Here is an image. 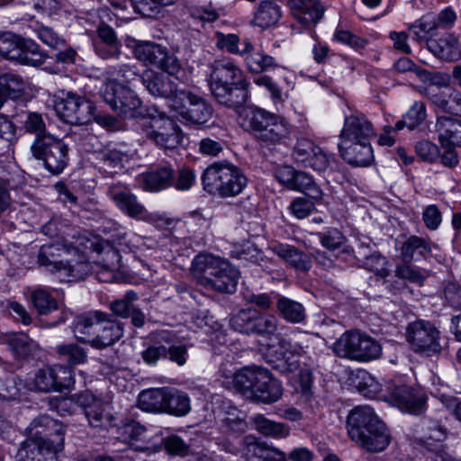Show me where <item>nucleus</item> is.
<instances>
[{
  "label": "nucleus",
  "mask_w": 461,
  "mask_h": 461,
  "mask_svg": "<svg viewBox=\"0 0 461 461\" xmlns=\"http://www.w3.org/2000/svg\"><path fill=\"white\" fill-rule=\"evenodd\" d=\"M28 431L16 461H58L57 455L64 448L66 427L49 415H41L30 423Z\"/></svg>",
  "instance_id": "f257e3e1"
},
{
  "label": "nucleus",
  "mask_w": 461,
  "mask_h": 461,
  "mask_svg": "<svg viewBox=\"0 0 461 461\" xmlns=\"http://www.w3.org/2000/svg\"><path fill=\"white\" fill-rule=\"evenodd\" d=\"M210 90L219 104L231 109L243 106L249 96V83L240 68L230 59L211 65Z\"/></svg>",
  "instance_id": "f03ea898"
},
{
  "label": "nucleus",
  "mask_w": 461,
  "mask_h": 461,
  "mask_svg": "<svg viewBox=\"0 0 461 461\" xmlns=\"http://www.w3.org/2000/svg\"><path fill=\"white\" fill-rule=\"evenodd\" d=\"M346 427L350 439L368 452H381L390 444L386 425L369 405L353 408L347 417Z\"/></svg>",
  "instance_id": "7ed1b4c3"
},
{
  "label": "nucleus",
  "mask_w": 461,
  "mask_h": 461,
  "mask_svg": "<svg viewBox=\"0 0 461 461\" xmlns=\"http://www.w3.org/2000/svg\"><path fill=\"white\" fill-rule=\"evenodd\" d=\"M75 338L93 348L102 349L119 341L124 324L107 312L93 311L75 318L72 324Z\"/></svg>",
  "instance_id": "20e7f679"
},
{
  "label": "nucleus",
  "mask_w": 461,
  "mask_h": 461,
  "mask_svg": "<svg viewBox=\"0 0 461 461\" xmlns=\"http://www.w3.org/2000/svg\"><path fill=\"white\" fill-rule=\"evenodd\" d=\"M191 273L202 285L221 294H233L240 277V271L228 260L207 253L194 257Z\"/></svg>",
  "instance_id": "39448f33"
},
{
  "label": "nucleus",
  "mask_w": 461,
  "mask_h": 461,
  "mask_svg": "<svg viewBox=\"0 0 461 461\" xmlns=\"http://www.w3.org/2000/svg\"><path fill=\"white\" fill-rule=\"evenodd\" d=\"M242 127L261 147L275 148L285 144L291 130L281 116L258 107H248L240 116Z\"/></svg>",
  "instance_id": "423d86ee"
},
{
  "label": "nucleus",
  "mask_w": 461,
  "mask_h": 461,
  "mask_svg": "<svg viewBox=\"0 0 461 461\" xmlns=\"http://www.w3.org/2000/svg\"><path fill=\"white\" fill-rule=\"evenodd\" d=\"M232 383L246 400L262 403L277 402L284 392L281 382L267 368L258 366H245L235 372Z\"/></svg>",
  "instance_id": "0eeeda50"
},
{
  "label": "nucleus",
  "mask_w": 461,
  "mask_h": 461,
  "mask_svg": "<svg viewBox=\"0 0 461 461\" xmlns=\"http://www.w3.org/2000/svg\"><path fill=\"white\" fill-rule=\"evenodd\" d=\"M203 189L221 198L239 195L248 185V177L238 166L228 161L213 162L202 175Z\"/></svg>",
  "instance_id": "6e6552de"
},
{
  "label": "nucleus",
  "mask_w": 461,
  "mask_h": 461,
  "mask_svg": "<svg viewBox=\"0 0 461 461\" xmlns=\"http://www.w3.org/2000/svg\"><path fill=\"white\" fill-rule=\"evenodd\" d=\"M333 352L341 358L366 362L378 358L382 347L377 340L358 330L343 333L333 344Z\"/></svg>",
  "instance_id": "1a4fd4ad"
},
{
  "label": "nucleus",
  "mask_w": 461,
  "mask_h": 461,
  "mask_svg": "<svg viewBox=\"0 0 461 461\" xmlns=\"http://www.w3.org/2000/svg\"><path fill=\"white\" fill-rule=\"evenodd\" d=\"M32 157L43 163L52 175H59L68 163V146L55 135L34 139L31 145Z\"/></svg>",
  "instance_id": "9d476101"
},
{
  "label": "nucleus",
  "mask_w": 461,
  "mask_h": 461,
  "mask_svg": "<svg viewBox=\"0 0 461 461\" xmlns=\"http://www.w3.org/2000/svg\"><path fill=\"white\" fill-rule=\"evenodd\" d=\"M99 93L104 101L118 114L129 118L143 115L142 103L137 95L116 80L104 82Z\"/></svg>",
  "instance_id": "9b49d317"
},
{
  "label": "nucleus",
  "mask_w": 461,
  "mask_h": 461,
  "mask_svg": "<svg viewBox=\"0 0 461 461\" xmlns=\"http://www.w3.org/2000/svg\"><path fill=\"white\" fill-rule=\"evenodd\" d=\"M59 117L65 122L75 125L89 123L95 117V104L85 96L73 92H62L54 104Z\"/></svg>",
  "instance_id": "f8f14e48"
},
{
  "label": "nucleus",
  "mask_w": 461,
  "mask_h": 461,
  "mask_svg": "<svg viewBox=\"0 0 461 461\" xmlns=\"http://www.w3.org/2000/svg\"><path fill=\"white\" fill-rule=\"evenodd\" d=\"M133 52L137 59L155 65L177 79H181L185 74L178 59L160 44L151 41L138 42Z\"/></svg>",
  "instance_id": "ddd939ff"
},
{
  "label": "nucleus",
  "mask_w": 461,
  "mask_h": 461,
  "mask_svg": "<svg viewBox=\"0 0 461 461\" xmlns=\"http://www.w3.org/2000/svg\"><path fill=\"white\" fill-rule=\"evenodd\" d=\"M143 133L147 140L164 150L176 149L183 140L179 125L169 117H153L144 124Z\"/></svg>",
  "instance_id": "4468645a"
},
{
  "label": "nucleus",
  "mask_w": 461,
  "mask_h": 461,
  "mask_svg": "<svg viewBox=\"0 0 461 461\" xmlns=\"http://www.w3.org/2000/svg\"><path fill=\"white\" fill-rule=\"evenodd\" d=\"M406 339L415 351L438 353L442 348L439 331L429 321L420 320L410 323Z\"/></svg>",
  "instance_id": "2eb2a0df"
},
{
  "label": "nucleus",
  "mask_w": 461,
  "mask_h": 461,
  "mask_svg": "<svg viewBox=\"0 0 461 461\" xmlns=\"http://www.w3.org/2000/svg\"><path fill=\"white\" fill-rule=\"evenodd\" d=\"M292 155L297 164L318 172L326 170L330 165L327 153L312 140L306 137L296 140Z\"/></svg>",
  "instance_id": "dca6fc26"
},
{
  "label": "nucleus",
  "mask_w": 461,
  "mask_h": 461,
  "mask_svg": "<svg viewBox=\"0 0 461 461\" xmlns=\"http://www.w3.org/2000/svg\"><path fill=\"white\" fill-rule=\"evenodd\" d=\"M73 384L72 370L66 366H46L34 375L33 385L41 392L62 391Z\"/></svg>",
  "instance_id": "f3484780"
},
{
  "label": "nucleus",
  "mask_w": 461,
  "mask_h": 461,
  "mask_svg": "<svg viewBox=\"0 0 461 461\" xmlns=\"http://www.w3.org/2000/svg\"><path fill=\"white\" fill-rule=\"evenodd\" d=\"M177 99L181 101L178 113L186 122L204 124L212 118L213 109L203 97L181 89Z\"/></svg>",
  "instance_id": "a211bd4d"
},
{
  "label": "nucleus",
  "mask_w": 461,
  "mask_h": 461,
  "mask_svg": "<svg viewBox=\"0 0 461 461\" xmlns=\"http://www.w3.org/2000/svg\"><path fill=\"white\" fill-rule=\"evenodd\" d=\"M107 194L117 208L133 219H143L147 214L144 205L139 202L137 196L127 186L121 183L109 185Z\"/></svg>",
  "instance_id": "6ab92c4d"
},
{
  "label": "nucleus",
  "mask_w": 461,
  "mask_h": 461,
  "mask_svg": "<svg viewBox=\"0 0 461 461\" xmlns=\"http://www.w3.org/2000/svg\"><path fill=\"white\" fill-rule=\"evenodd\" d=\"M141 82L146 89L156 97L177 99L179 91L177 86L164 73L146 70L141 76Z\"/></svg>",
  "instance_id": "aec40b11"
},
{
  "label": "nucleus",
  "mask_w": 461,
  "mask_h": 461,
  "mask_svg": "<svg viewBox=\"0 0 461 461\" xmlns=\"http://www.w3.org/2000/svg\"><path fill=\"white\" fill-rule=\"evenodd\" d=\"M138 300V294L130 290L125 294L109 303V309L112 314L122 318L128 319L131 317L132 325L136 328H142L145 324V314L140 309L135 307L134 302Z\"/></svg>",
  "instance_id": "412c9836"
},
{
  "label": "nucleus",
  "mask_w": 461,
  "mask_h": 461,
  "mask_svg": "<svg viewBox=\"0 0 461 461\" xmlns=\"http://www.w3.org/2000/svg\"><path fill=\"white\" fill-rule=\"evenodd\" d=\"M374 135L373 125L364 114H351L345 118L344 126L340 132V143L348 144L371 139Z\"/></svg>",
  "instance_id": "4be33fe9"
},
{
  "label": "nucleus",
  "mask_w": 461,
  "mask_h": 461,
  "mask_svg": "<svg viewBox=\"0 0 461 461\" xmlns=\"http://www.w3.org/2000/svg\"><path fill=\"white\" fill-rule=\"evenodd\" d=\"M93 44L95 54L103 59H118L121 54L122 45L116 32L105 23L98 26Z\"/></svg>",
  "instance_id": "5701e85b"
},
{
  "label": "nucleus",
  "mask_w": 461,
  "mask_h": 461,
  "mask_svg": "<svg viewBox=\"0 0 461 461\" xmlns=\"http://www.w3.org/2000/svg\"><path fill=\"white\" fill-rule=\"evenodd\" d=\"M427 49L438 59L455 62L461 58V45L453 33H446L438 39L429 38L426 41Z\"/></svg>",
  "instance_id": "b1692460"
},
{
  "label": "nucleus",
  "mask_w": 461,
  "mask_h": 461,
  "mask_svg": "<svg viewBox=\"0 0 461 461\" xmlns=\"http://www.w3.org/2000/svg\"><path fill=\"white\" fill-rule=\"evenodd\" d=\"M371 139L355 142L339 143L340 156L348 163L357 167H366L374 160Z\"/></svg>",
  "instance_id": "393cba45"
},
{
  "label": "nucleus",
  "mask_w": 461,
  "mask_h": 461,
  "mask_svg": "<svg viewBox=\"0 0 461 461\" xmlns=\"http://www.w3.org/2000/svg\"><path fill=\"white\" fill-rule=\"evenodd\" d=\"M188 394L174 387L149 388L143 390L138 403H188Z\"/></svg>",
  "instance_id": "a878e982"
},
{
  "label": "nucleus",
  "mask_w": 461,
  "mask_h": 461,
  "mask_svg": "<svg viewBox=\"0 0 461 461\" xmlns=\"http://www.w3.org/2000/svg\"><path fill=\"white\" fill-rule=\"evenodd\" d=\"M293 15L304 26L317 23L323 16L324 7L319 0H287Z\"/></svg>",
  "instance_id": "bb28decb"
},
{
  "label": "nucleus",
  "mask_w": 461,
  "mask_h": 461,
  "mask_svg": "<svg viewBox=\"0 0 461 461\" xmlns=\"http://www.w3.org/2000/svg\"><path fill=\"white\" fill-rule=\"evenodd\" d=\"M381 399L389 403H426L428 400L420 387L407 384L388 387Z\"/></svg>",
  "instance_id": "cd10ccee"
},
{
  "label": "nucleus",
  "mask_w": 461,
  "mask_h": 461,
  "mask_svg": "<svg viewBox=\"0 0 461 461\" xmlns=\"http://www.w3.org/2000/svg\"><path fill=\"white\" fill-rule=\"evenodd\" d=\"M430 254L431 246L429 240L416 235L408 237L401 247L402 261H420L427 258Z\"/></svg>",
  "instance_id": "c85d7f7f"
},
{
  "label": "nucleus",
  "mask_w": 461,
  "mask_h": 461,
  "mask_svg": "<svg viewBox=\"0 0 461 461\" xmlns=\"http://www.w3.org/2000/svg\"><path fill=\"white\" fill-rule=\"evenodd\" d=\"M440 145L456 144L461 140V121L450 116H438L435 123Z\"/></svg>",
  "instance_id": "c756f323"
},
{
  "label": "nucleus",
  "mask_w": 461,
  "mask_h": 461,
  "mask_svg": "<svg viewBox=\"0 0 461 461\" xmlns=\"http://www.w3.org/2000/svg\"><path fill=\"white\" fill-rule=\"evenodd\" d=\"M272 249L276 256L298 270L307 271L312 267V261L308 255L304 254L294 246L277 244L274 246Z\"/></svg>",
  "instance_id": "7c9ffc66"
},
{
  "label": "nucleus",
  "mask_w": 461,
  "mask_h": 461,
  "mask_svg": "<svg viewBox=\"0 0 461 461\" xmlns=\"http://www.w3.org/2000/svg\"><path fill=\"white\" fill-rule=\"evenodd\" d=\"M173 172L174 170L170 166H162L143 174V188L155 192L171 186Z\"/></svg>",
  "instance_id": "2f4dec72"
},
{
  "label": "nucleus",
  "mask_w": 461,
  "mask_h": 461,
  "mask_svg": "<svg viewBox=\"0 0 461 461\" xmlns=\"http://www.w3.org/2000/svg\"><path fill=\"white\" fill-rule=\"evenodd\" d=\"M214 37L216 40V47L219 50H226L230 54L242 57L252 50V43L248 38H245L242 41H240V39L237 34H225L221 32H216Z\"/></svg>",
  "instance_id": "473e14b6"
},
{
  "label": "nucleus",
  "mask_w": 461,
  "mask_h": 461,
  "mask_svg": "<svg viewBox=\"0 0 461 461\" xmlns=\"http://www.w3.org/2000/svg\"><path fill=\"white\" fill-rule=\"evenodd\" d=\"M277 312L284 320L293 324H298L304 321L306 312L304 306L288 297L278 295L276 300Z\"/></svg>",
  "instance_id": "72a5a7b5"
},
{
  "label": "nucleus",
  "mask_w": 461,
  "mask_h": 461,
  "mask_svg": "<svg viewBox=\"0 0 461 461\" xmlns=\"http://www.w3.org/2000/svg\"><path fill=\"white\" fill-rule=\"evenodd\" d=\"M281 7L276 0H263L255 12L253 23L261 28H268L276 24L281 18Z\"/></svg>",
  "instance_id": "f704fd0d"
},
{
  "label": "nucleus",
  "mask_w": 461,
  "mask_h": 461,
  "mask_svg": "<svg viewBox=\"0 0 461 461\" xmlns=\"http://www.w3.org/2000/svg\"><path fill=\"white\" fill-rule=\"evenodd\" d=\"M92 270L90 264L84 255H80L77 260L63 262L58 274L60 280L77 281L84 279Z\"/></svg>",
  "instance_id": "c9c22d12"
},
{
  "label": "nucleus",
  "mask_w": 461,
  "mask_h": 461,
  "mask_svg": "<svg viewBox=\"0 0 461 461\" xmlns=\"http://www.w3.org/2000/svg\"><path fill=\"white\" fill-rule=\"evenodd\" d=\"M269 445L253 435L245 436L240 439L239 453L247 461H261Z\"/></svg>",
  "instance_id": "e433bc0d"
},
{
  "label": "nucleus",
  "mask_w": 461,
  "mask_h": 461,
  "mask_svg": "<svg viewBox=\"0 0 461 461\" xmlns=\"http://www.w3.org/2000/svg\"><path fill=\"white\" fill-rule=\"evenodd\" d=\"M357 262L366 270L374 272L376 276L383 278L390 275V271L386 267L388 264L386 258L376 250L366 253L364 249H361Z\"/></svg>",
  "instance_id": "4c0bfd02"
},
{
  "label": "nucleus",
  "mask_w": 461,
  "mask_h": 461,
  "mask_svg": "<svg viewBox=\"0 0 461 461\" xmlns=\"http://www.w3.org/2000/svg\"><path fill=\"white\" fill-rule=\"evenodd\" d=\"M60 251L61 249L59 244L50 243L42 245L38 253V264L50 273L59 274V268L63 264V261L59 259Z\"/></svg>",
  "instance_id": "58836bf2"
},
{
  "label": "nucleus",
  "mask_w": 461,
  "mask_h": 461,
  "mask_svg": "<svg viewBox=\"0 0 461 461\" xmlns=\"http://www.w3.org/2000/svg\"><path fill=\"white\" fill-rule=\"evenodd\" d=\"M256 430L267 437L285 438L289 436L290 429L284 423L276 422L258 414L253 418Z\"/></svg>",
  "instance_id": "ea45409f"
},
{
  "label": "nucleus",
  "mask_w": 461,
  "mask_h": 461,
  "mask_svg": "<svg viewBox=\"0 0 461 461\" xmlns=\"http://www.w3.org/2000/svg\"><path fill=\"white\" fill-rule=\"evenodd\" d=\"M248 69L252 73H260L277 67L276 59L264 52L255 51L254 45L252 50L242 56Z\"/></svg>",
  "instance_id": "a19ab883"
},
{
  "label": "nucleus",
  "mask_w": 461,
  "mask_h": 461,
  "mask_svg": "<svg viewBox=\"0 0 461 461\" xmlns=\"http://www.w3.org/2000/svg\"><path fill=\"white\" fill-rule=\"evenodd\" d=\"M25 83L23 77L14 73H5L0 76V93L3 102L5 97L15 99L24 91Z\"/></svg>",
  "instance_id": "79ce46f5"
},
{
  "label": "nucleus",
  "mask_w": 461,
  "mask_h": 461,
  "mask_svg": "<svg viewBox=\"0 0 461 461\" xmlns=\"http://www.w3.org/2000/svg\"><path fill=\"white\" fill-rule=\"evenodd\" d=\"M19 47L21 49V57L18 59L19 63L37 67L45 61V55L32 40L22 37Z\"/></svg>",
  "instance_id": "37998d69"
},
{
  "label": "nucleus",
  "mask_w": 461,
  "mask_h": 461,
  "mask_svg": "<svg viewBox=\"0 0 461 461\" xmlns=\"http://www.w3.org/2000/svg\"><path fill=\"white\" fill-rule=\"evenodd\" d=\"M81 407L92 427L107 429L112 426L114 417L111 411L104 408V405H81Z\"/></svg>",
  "instance_id": "c03bdc74"
},
{
  "label": "nucleus",
  "mask_w": 461,
  "mask_h": 461,
  "mask_svg": "<svg viewBox=\"0 0 461 461\" xmlns=\"http://www.w3.org/2000/svg\"><path fill=\"white\" fill-rule=\"evenodd\" d=\"M258 311L253 308H247L239 311L230 320V327L240 333L250 335L255 328Z\"/></svg>",
  "instance_id": "a18cd8bd"
},
{
  "label": "nucleus",
  "mask_w": 461,
  "mask_h": 461,
  "mask_svg": "<svg viewBox=\"0 0 461 461\" xmlns=\"http://www.w3.org/2000/svg\"><path fill=\"white\" fill-rule=\"evenodd\" d=\"M293 190L300 191L314 201H321L324 194L313 178L303 171H298Z\"/></svg>",
  "instance_id": "49530a36"
},
{
  "label": "nucleus",
  "mask_w": 461,
  "mask_h": 461,
  "mask_svg": "<svg viewBox=\"0 0 461 461\" xmlns=\"http://www.w3.org/2000/svg\"><path fill=\"white\" fill-rule=\"evenodd\" d=\"M22 37L10 32H0V55L4 58L18 61L21 57Z\"/></svg>",
  "instance_id": "de8ad7c7"
},
{
  "label": "nucleus",
  "mask_w": 461,
  "mask_h": 461,
  "mask_svg": "<svg viewBox=\"0 0 461 461\" xmlns=\"http://www.w3.org/2000/svg\"><path fill=\"white\" fill-rule=\"evenodd\" d=\"M31 301L37 312L47 315L58 309L57 300L45 289L38 288L31 293Z\"/></svg>",
  "instance_id": "09e8293b"
},
{
  "label": "nucleus",
  "mask_w": 461,
  "mask_h": 461,
  "mask_svg": "<svg viewBox=\"0 0 461 461\" xmlns=\"http://www.w3.org/2000/svg\"><path fill=\"white\" fill-rule=\"evenodd\" d=\"M133 10L143 17H155L162 6L173 5L176 0H130Z\"/></svg>",
  "instance_id": "8fccbe9b"
},
{
  "label": "nucleus",
  "mask_w": 461,
  "mask_h": 461,
  "mask_svg": "<svg viewBox=\"0 0 461 461\" xmlns=\"http://www.w3.org/2000/svg\"><path fill=\"white\" fill-rule=\"evenodd\" d=\"M277 344H271L267 347L265 353L266 361L270 364L273 368L277 370V364L283 362L285 354L292 349V344L279 334L276 335Z\"/></svg>",
  "instance_id": "3c124183"
},
{
  "label": "nucleus",
  "mask_w": 461,
  "mask_h": 461,
  "mask_svg": "<svg viewBox=\"0 0 461 461\" xmlns=\"http://www.w3.org/2000/svg\"><path fill=\"white\" fill-rule=\"evenodd\" d=\"M8 345L14 354L21 358L27 357L37 348L36 342L25 333L12 335Z\"/></svg>",
  "instance_id": "603ef678"
},
{
  "label": "nucleus",
  "mask_w": 461,
  "mask_h": 461,
  "mask_svg": "<svg viewBox=\"0 0 461 461\" xmlns=\"http://www.w3.org/2000/svg\"><path fill=\"white\" fill-rule=\"evenodd\" d=\"M125 433L129 436V438L131 440L135 441H143V445H137L135 446L136 449L145 451V452H157L158 451L159 447L156 446L155 444H151L149 441L146 442L148 439L147 436V429L144 426L137 423V422H131L128 424L125 427Z\"/></svg>",
  "instance_id": "864d4df0"
},
{
  "label": "nucleus",
  "mask_w": 461,
  "mask_h": 461,
  "mask_svg": "<svg viewBox=\"0 0 461 461\" xmlns=\"http://www.w3.org/2000/svg\"><path fill=\"white\" fill-rule=\"evenodd\" d=\"M421 93L429 100L432 105L447 113L452 92L442 89L437 86H431L425 87Z\"/></svg>",
  "instance_id": "5fc2aeb1"
},
{
  "label": "nucleus",
  "mask_w": 461,
  "mask_h": 461,
  "mask_svg": "<svg viewBox=\"0 0 461 461\" xmlns=\"http://www.w3.org/2000/svg\"><path fill=\"white\" fill-rule=\"evenodd\" d=\"M57 353L64 357L69 365L84 364L87 359L86 350L77 344L60 345L56 348Z\"/></svg>",
  "instance_id": "6e6d98bb"
},
{
  "label": "nucleus",
  "mask_w": 461,
  "mask_h": 461,
  "mask_svg": "<svg viewBox=\"0 0 461 461\" xmlns=\"http://www.w3.org/2000/svg\"><path fill=\"white\" fill-rule=\"evenodd\" d=\"M395 276L411 283L421 285L427 277L426 271H422L411 265V262L402 261L395 267Z\"/></svg>",
  "instance_id": "4d7b16f0"
},
{
  "label": "nucleus",
  "mask_w": 461,
  "mask_h": 461,
  "mask_svg": "<svg viewBox=\"0 0 461 461\" xmlns=\"http://www.w3.org/2000/svg\"><path fill=\"white\" fill-rule=\"evenodd\" d=\"M256 320L252 334L263 336L268 339H271L273 336L276 337L277 321L276 317L258 312Z\"/></svg>",
  "instance_id": "13d9d810"
},
{
  "label": "nucleus",
  "mask_w": 461,
  "mask_h": 461,
  "mask_svg": "<svg viewBox=\"0 0 461 461\" xmlns=\"http://www.w3.org/2000/svg\"><path fill=\"white\" fill-rule=\"evenodd\" d=\"M321 246L329 250L339 249L346 240L345 236L337 228H328L324 231L314 233Z\"/></svg>",
  "instance_id": "bf43d9fd"
},
{
  "label": "nucleus",
  "mask_w": 461,
  "mask_h": 461,
  "mask_svg": "<svg viewBox=\"0 0 461 461\" xmlns=\"http://www.w3.org/2000/svg\"><path fill=\"white\" fill-rule=\"evenodd\" d=\"M162 443L167 454L184 457L192 453L190 445L177 435L163 438Z\"/></svg>",
  "instance_id": "052dcab7"
},
{
  "label": "nucleus",
  "mask_w": 461,
  "mask_h": 461,
  "mask_svg": "<svg viewBox=\"0 0 461 461\" xmlns=\"http://www.w3.org/2000/svg\"><path fill=\"white\" fill-rule=\"evenodd\" d=\"M195 183L196 174L193 168L188 167L178 168L175 176H173L172 185L179 191H188Z\"/></svg>",
  "instance_id": "680f3d73"
},
{
  "label": "nucleus",
  "mask_w": 461,
  "mask_h": 461,
  "mask_svg": "<svg viewBox=\"0 0 461 461\" xmlns=\"http://www.w3.org/2000/svg\"><path fill=\"white\" fill-rule=\"evenodd\" d=\"M23 127L26 132L33 133L35 139L47 135H52L46 131V124L42 115L36 112H30L26 114L23 122Z\"/></svg>",
  "instance_id": "e2e57ef3"
},
{
  "label": "nucleus",
  "mask_w": 461,
  "mask_h": 461,
  "mask_svg": "<svg viewBox=\"0 0 461 461\" xmlns=\"http://www.w3.org/2000/svg\"><path fill=\"white\" fill-rule=\"evenodd\" d=\"M313 375L308 369H303L299 373V393L303 402L317 401L312 390Z\"/></svg>",
  "instance_id": "0e129e2a"
},
{
  "label": "nucleus",
  "mask_w": 461,
  "mask_h": 461,
  "mask_svg": "<svg viewBox=\"0 0 461 461\" xmlns=\"http://www.w3.org/2000/svg\"><path fill=\"white\" fill-rule=\"evenodd\" d=\"M416 154L429 163L436 162L440 155L439 148L429 140H420L415 146Z\"/></svg>",
  "instance_id": "69168bd1"
},
{
  "label": "nucleus",
  "mask_w": 461,
  "mask_h": 461,
  "mask_svg": "<svg viewBox=\"0 0 461 461\" xmlns=\"http://www.w3.org/2000/svg\"><path fill=\"white\" fill-rule=\"evenodd\" d=\"M231 256L238 259L253 263H258L262 258L260 250L249 242L236 247L235 249L231 251Z\"/></svg>",
  "instance_id": "338daca9"
},
{
  "label": "nucleus",
  "mask_w": 461,
  "mask_h": 461,
  "mask_svg": "<svg viewBox=\"0 0 461 461\" xmlns=\"http://www.w3.org/2000/svg\"><path fill=\"white\" fill-rule=\"evenodd\" d=\"M426 117V105L422 102H415L404 115V118L409 121V130L411 131L420 125Z\"/></svg>",
  "instance_id": "774afa93"
}]
</instances>
